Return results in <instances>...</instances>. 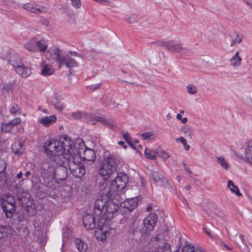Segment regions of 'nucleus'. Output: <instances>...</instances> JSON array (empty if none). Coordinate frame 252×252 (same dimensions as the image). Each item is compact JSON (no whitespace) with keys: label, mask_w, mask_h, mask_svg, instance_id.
Listing matches in <instances>:
<instances>
[{"label":"nucleus","mask_w":252,"mask_h":252,"mask_svg":"<svg viewBox=\"0 0 252 252\" xmlns=\"http://www.w3.org/2000/svg\"><path fill=\"white\" fill-rule=\"evenodd\" d=\"M119 196L109 197L100 196L95 201L94 211L96 215L99 216L103 213V218L110 220L114 217V213L119 209Z\"/></svg>","instance_id":"f257e3e1"},{"label":"nucleus","mask_w":252,"mask_h":252,"mask_svg":"<svg viewBox=\"0 0 252 252\" xmlns=\"http://www.w3.org/2000/svg\"><path fill=\"white\" fill-rule=\"evenodd\" d=\"M63 172L62 178L60 179L63 180L66 177L67 171L63 167H60L55 170L54 168L48 167V168H43L41 173L43 179L40 180V183L47 187L48 190L50 191L56 188L58 185L57 180L55 178L56 175H59L60 172Z\"/></svg>","instance_id":"f03ea898"},{"label":"nucleus","mask_w":252,"mask_h":252,"mask_svg":"<svg viewBox=\"0 0 252 252\" xmlns=\"http://www.w3.org/2000/svg\"><path fill=\"white\" fill-rule=\"evenodd\" d=\"M64 158L68 161L69 170L72 175L77 178H82L85 173V169L81 162L80 156L77 154L75 149L71 147L69 148L64 154Z\"/></svg>","instance_id":"7ed1b4c3"},{"label":"nucleus","mask_w":252,"mask_h":252,"mask_svg":"<svg viewBox=\"0 0 252 252\" xmlns=\"http://www.w3.org/2000/svg\"><path fill=\"white\" fill-rule=\"evenodd\" d=\"M69 148L73 149V144L71 141L64 139V141L48 139L44 145L46 153L50 156H56L63 155L64 157V154Z\"/></svg>","instance_id":"20e7f679"},{"label":"nucleus","mask_w":252,"mask_h":252,"mask_svg":"<svg viewBox=\"0 0 252 252\" xmlns=\"http://www.w3.org/2000/svg\"><path fill=\"white\" fill-rule=\"evenodd\" d=\"M50 53L53 58L56 60L59 68H61L63 64L67 68L74 67L78 65L75 58L79 57L76 52H70L63 55L58 48H55L50 50Z\"/></svg>","instance_id":"39448f33"},{"label":"nucleus","mask_w":252,"mask_h":252,"mask_svg":"<svg viewBox=\"0 0 252 252\" xmlns=\"http://www.w3.org/2000/svg\"><path fill=\"white\" fill-rule=\"evenodd\" d=\"M117 160L115 157L109 156L105 158L99 170V174L104 178H109L116 171Z\"/></svg>","instance_id":"423d86ee"},{"label":"nucleus","mask_w":252,"mask_h":252,"mask_svg":"<svg viewBox=\"0 0 252 252\" xmlns=\"http://www.w3.org/2000/svg\"><path fill=\"white\" fill-rule=\"evenodd\" d=\"M9 63L14 68L16 72L23 78H27L31 74L30 67L23 63L20 57L13 55L10 57Z\"/></svg>","instance_id":"0eeeda50"},{"label":"nucleus","mask_w":252,"mask_h":252,"mask_svg":"<svg viewBox=\"0 0 252 252\" xmlns=\"http://www.w3.org/2000/svg\"><path fill=\"white\" fill-rule=\"evenodd\" d=\"M128 181V176L124 173H119L115 179L111 182L110 192L114 193L115 196H119L120 192L126 186Z\"/></svg>","instance_id":"6e6552de"},{"label":"nucleus","mask_w":252,"mask_h":252,"mask_svg":"<svg viewBox=\"0 0 252 252\" xmlns=\"http://www.w3.org/2000/svg\"><path fill=\"white\" fill-rule=\"evenodd\" d=\"M156 44L159 46L164 47L168 51L173 53L178 52L182 55L189 53L188 48L184 47L182 43L175 40L158 41Z\"/></svg>","instance_id":"1a4fd4ad"},{"label":"nucleus","mask_w":252,"mask_h":252,"mask_svg":"<svg viewBox=\"0 0 252 252\" xmlns=\"http://www.w3.org/2000/svg\"><path fill=\"white\" fill-rule=\"evenodd\" d=\"M237 156L242 160L252 164V140L245 143L238 152Z\"/></svg>","instance_id":"9d476101"},{"label":"nucleus","mask_w":252,"mask_h":252,"mask_svg":"<svg viewBox=\"0 0 252 252\" xmlns=\"http://www.w3.org/2000/svg\"><path fill=\"white\" fill-rule=\"evenodd\" d=\"M73 145V149L76 151L77 154L81 157V159L90 162L92 164L96 158V155L94 151L91 149L80 148L79 149Z\"/></svg>","instance_id":"9b49d317"},{"label":"nucleus","mask_w":252,"mask_h":252,"mask_svg":"<svg viewBox=\"0 0 252 252\" xmlns=\"http://www.w3.org/2000/svg\"><path fill=\"white\" fill-rule=\"evenodd\" d=\"M107 179L104 178L98 181L96 184L97 189L99 190V193L102 194L101 196H115L114 193L110 191L111 188V183H110L108 185L106 181Z\"/></svg>","instance_id":"f8f14e48"},{"label":"nucleus","mask_w":252,"mask_h":252,"mask_svg":"<svg viewBox=\"0 0 252 252\" xmlns=\"http://www.w3.org/2000/svg\"><path fill=\"white\" fill-rule=\"evenodd\" d=\"M110 230H111V228L110 227L105 225L102 222H100L97 224L94 235L97 240L104 241L106 240L107 234H109Z\"/></svg>","instance_id":"ddd939ff"},{"label":"nucleus","mask_w":252,"mask_h":252,"mask_svg":"<svg viewBox=\"0 0 252 252\" xmlns=\"http://www.w3.org/2000/svg\"><path fill=\"white\" fill-rule=\"evenodd\" d=\"M89 118L88 121L92 122L93 125H96L97 122H99L109 127L110 128L113 129L115 127V125L113 122H110L104 117L97 116L91 113L89 114Z\"/></svg>","instance_id":"4468645a"},{"label":"nucleus","mask_w":252,"mask_h":252,"mask_svg":"<svg viewBox=\"0 0 252 252\" xmlns=\"http://www.w3.org/2000/svg\"><path fill=\"white\" fill-rule=\"evenodd\" d=\"M151 175L154 183L157 186H163L167 182V179L158 171H153L151 172Z\"/></svg>","instance_id":"2eb2a0df"},{"label":"nucleus","mask_w":252,"mask_h":252,"mask_svg":"<svg viewBox=\"0 0 252 252\" xmlns=\"http://www.w3.org/2000/svg\"><path fill=\"white\" fill-rule=\"evenodd\" d=\"M21 118H15L8 123H2L1 126V130L3 132H9L15 126L21 122Z\"/></svg>","instance_id":"dca6fc26"},{"label":"nucleus","mask_w":252,"mask_h":252,"mask_svg":"<svg viewBox=\"0 0 252 252\" xmlns=\"http://www.w3.org/2000/svg\"><path fill=\"white\" fill-rule=\"evenodd\" d=\"M83 221L84 225L87 230H92L95 226V219L93 215L86 214Z\"/></svg>","instance_id":"f3484780"},{"label":"nucleus","mask_w":252,"mask_h":252,"mask_svg":"<svg viewBox=\"0 0 252 252\" xmlns=\"http://www.w3.org/2000/svg\"><path fill=\"white\" fill-rule=\"evenodd\" d=\"M50 103L55 109L60 111L62 110L65 107L63 99L57 95H54L51 98Z\"/></svg>","instance_id":"a211bd4d"},{"label":"nucleus","mask_w":252,"mask_h":252,"mask_svg":"<svg viewBox=\"0 0 252 252\" xmlns=\"http://www.w3.org/2000/svg\"><path fill=\"white\" fill-rule=\"evenodd\" d=\"M229 236L231 240L236 244H239L240 242L245 244L246 242L245 236L239 233L237 231L232 232Z\"/></svg>","instance_id":"6ab92c4d"},{"label":"nucleus","mask_w":252,"mask_h":252,"mask_svg":"<svg viewBox=\"0 0 252 252\" xmlns=\"http://www.w3.org/2000/svg\"><path fill=\"white\" fill-rule=\"evenodd\" d=\"M138 201V198L136 197L127 199L124 201L123 207L127 209L129 211H131L137 207Z\"/></svg>","instance_id":"aec40b11"},{"label":"nucleus","mask_w":252,"mask_h":252,"mask_svg":"<svg viewBox=\"0 0 252 252\" xmlns=\"http://www.w3.org/2000/svg\"><path fill=\"white\" fill-rule=\"evenodd\" d=\"M54 71L52 66L43 62L41 64V73L43 76H48L53 74Z\"/></svg>","instance_id":"412c9836"},{"label":"nucleus","mask_w":252,"mask_h":252,"mask_svg":"<svg viewBox=\"0 0 252 252\" xmlns=\"http://www.w3.org/2000/svg\"><path fill=\"white\" fill-rule=\"evenodd\" d=\"M57 120L55 115H52L50 116L45 117L39 120V123L45 127H48L54 123Z\"/></svg>","instance_id":"4be33fe9"},{"label":"nucleus","mask_w":252,"mask_h":252,"mask_svg":"<svg viewBox=\"0 0 252 252\" xmlns=\"http://www.w3.org/2000/svg\"><path fill=\"white\" fill-rule=\"evenodd\" d=\"M37 40L34 38L30 39L26 42L24 45V48L31 52L35 53L38 52V48L36 47Z\"/></svg>","instance_id":"5701e85b"},{"label":"nucleus","mask_w":252,"mask_h":252,"mask_svg":"<svg viewBox=\"0 0 252 252\" xmlns=\"http://www.w3.org/2000/svg\"><path fill=\"white\" fill-rule=\"evenodd\" d=\"M12 151L14 155L20 156L24 151V145L21 142H15L12 146Z\"/></svg>","instance_id":"b1692460"},{"label":"nucleus","mask_w":252,"mask_h":252,"mask_svg":"<svg viewBox=\"0 0 252 252\" xmlns=\"http://www.w3.org/2000/svg\"><path fill=\"white\" fill-rule=\"evenodd\" d=\"M23 8L32 13H37L38 11L40 12L42 11L39 6L32 2L26 3L23 5Z\"/></svg>","instance_id":"393cba45"},{"label":"nucleus","mask_w":252,"mask_h":252,"mask_svg":"<svg viewBox=\"0 0 252 252\" xmlns=\"http://www.w3.org/2000/svg\"><path fill=\"white\" fill-rule=\"evenodd\" d=\"M242 60V58L239 56V52L237 51L230 59V65L235 68H237L241 65Z\"/></svg>","instance_id":"a878e982"},{"label":"nucleus","mask_w":252,"mask_h":252,"mask_svg":"<svg viewBox=\"0 0 252 252\" xmlns=\"http://www.w3.org/2000/svg\"><path fill=\"white\" fill-rule=\"evenodd\" d=\"M3 204L1 207L7 218H11L15 212V204L5 205L3 203Z\"/></svg>","instance_id":"bb28decb"},{"label":"nucleus","mask_w":252,"mask_h":252,"mask_svg":"<svg viewBox=\"0 0 252 252\" xmlns=\"http://www.w3.org/2000/svg\"><path fill=\"white\" fill-rule=\"evenodd\" d=\"M3 203L5 205L15 204L14 198L9 194H3L0 197V204L2 206Z\"/></svg>","instance_id":"cd10ccee"},{"label":"nucleus","mask_w":252,"mask_h":252,"mask_svg":"<svg viewBox=\"0 0 252 252\" xmlns=\"http://www.w3.org/2000/svg\"><path fill=\"white\" fill-rule=\"evenodd\" d=\"M74 244L76 248L80 252H85L88 249V245L80 239H76L74 240Z\"/></svg>","instance_id":"c85d7f7f"},{"label":"nucleus","mask_w":252,"mask_h":252,"mask_svg":"<svg viewBox=\"0 0 252 252\" xmlns=\"http://www.w3.org/2000/svg\"><path fill=\"white\" fill-rule=\"evenodd\" d=\"M71 116L74 119L79 120L84 118L88 121V119L89 118V114H87L85 112H81L80 111H77L72 113Z\"/></svg>","instance_id":"c756f323"},{"label":"nucleus","mask_w":252,"mask_h":252,"mask_svg":"<svg viewBox=\"0 0 252 252\" xmlns=\"http://www.w3.org/2000/svg\"><path fill=\"white\" fill-rule=\"evenodd\" d=\"M157 150H151L149 148H146L145 150V156L146 158L156 160L157 159Z\"/></svg>","instance_id":"7c9ffc66"},{"label":"nucleus","mask_w":252,"mask_h":252,"mask_svg":"<svg viewBox=\"0 0 252 252\" xmlns=\"http://www.w3.org/2000/svg\"><path fill=\"white\" fill-rule=\"evenodd\" d=\"M181 252H205L204 250L201 248L195 249L190 244L184 246Z\"/></svg>","instance_id":"2f4dec72"},{"label":"nucleus","mask_w":252,"mask_h":252,"mask_svg":"<svg viewBox=\"0 0 252 252\" xmlns=\"http://www.w3.org/2000/svg\"><path fill=\"white\" fill-rule=\"evenodd\" d=\"M12 232V230L9 227L0 226V239L8 237Z\"/></svg>","instance_id":"473e14b6"},{"label":"nucleus","mask_w":252,"mask_h":252,"mask_svg":"<svg viewBox=\"0 0 252 252\" xmlns=\"http://www.w3.org/2000/svg\"><path fill=\"white\" fill-rule=\"evenodd\" d=\"M227 187L231 192L234 193L237 196H240L242 195V193L239 191L238 188L234 184L232 181L229 180L227 182Z\"/></svg>","instance_id":"72a5a7b5"},{"label":"nucleus","mask_w":252,"mask_h":252,"mask_svg":"<svg viewBox=\"0 0 252 252\" xmlns=\"http://www.w3.org/2000/svg\"><path fill=\"white\" fill-rule=\"evenodd\" d=\"M140 137L143 140H153L157 137V135L153 132H146L140 134Z\"/></svg>","instance_id":"f704fd0d"},{"label":"nucleus","mask_w":252,"mask_h":252,"mask_svg":"<svg viewBox=\"0 0 252 252\" xmlns=\"http://www.w3.org/2000/svg\"><path fill=\"white\" fill-rule=\"evenodd\" d=\"M36 47L38 48V51L44 52L48 48V42L43 39L37 41Z\"/></svg>","instance_id":"c9c22d12"},{"label":"nucleus","mask_w":252,"mask_h":252,"mask_svg":"<svg viewBox=\"0 0 252 252\" xmlns=\"http://www.w3.org/2000/svg\"><path fill=\"white\" fill-rule=\"evenodd\" d=\"M217 163L225 170H227L229 168V165L228 162L221 157L218 158Z\"/></svg>","instance_id":"e433bc0d"},{"label":"nucleus","mask_w":252,"mask_h":252,"mask_svg":"<svg viewBox=\"0 0 252 252\" xmlns=\"http://www.w3.org/2000/svg\"><path fill=\"white\" fill-rule=\"evenodd\" d=\"M181 131L185 134L186 136H188L191 138L192 136V130L191 127L189 126H185L181 129Z\"/></svg>","instance_id":"4c0bfd02"},{"label":"nucleus","mask_w":252,"mask_h":252,"mask_svg":"<svg viewBox=\"0 0 252 252\" xmlns=\"http://www.w3.org/2000/svg\"><path fill=\"white\" fill-rule=\"evenodd\" d=\"M143 224L144 228H145V230L146 231V232L152 231L155 226L154 224L152 225V222H150V221L146 218L143 220Z\"/></svg>","instance_id":"58836bf2"},{"label":"nucleus","mask_w":252,"mask_h":252,"mask_svg":"<svg viewBox=\"0 0 252 252\" xmlns=\"http://www.w3.org/2000/svg\"><path fill=\"white\" fill-rule=\"evenodd\" d=\"M158 252H171L170 246L166 242H163L159 247Z\"/></svg>","instance_id":"ea45409f"},{"label":"nucleus","mask_w":252,"mask_h":252,"mask_svg":"<svg viewBox=\"0 0 252 252\" xmlns=\"http://www.w3.org/2000/svg\"><path fill=\"white\" fill-rule=\"evenodd\" d=\"M21 109L18 104L13 103L10 107L9 112L11 114L16 115L21 113Z\"/></svg>","instance_id":"a19ab883"},{"label":"nucleus","mask_w":252,"mask_h":252,"mask_svg":"<svg viewBox=\"0 0 252 252\" xmlns=\"http://www.w3.org/2000/svg\"><path fill=\"white\" fill-rule=\"evenodd\" d=\"M150 222H152V225H156L158 220V216L155 213H150L148 217L146 218Z\"/></svg>","instance_id":"79ce46f5"},{"label":"nucleus","mask_w":252,"mask_h":252,"mask_svg":"<svg viewBox=\"0 0 252 252\" xmlns=\"http://www.w3.org/2000/svg\"><path fill=\"white\" fill-rule=\"evenodd\" d=\"M187 92L191 95L195 94L197 92L196 86L193 84H189L187 87Z\"/></svg>","instance_id":"37998d69"},{"label":"nucleus","mask_w":252,"mask_h":252,"mask_svg":"<svg viewBox=\"0 0 252 252\" xmlns=\"http://www.w3.org/2000/svg\"><path fill=\"white\" fill-rule=\"evenodd\" d=\"M157 153L161 158L163 160H166L168 158H169V155L167 153L163 150H160L158 148L157 149Z\"/></svg>","instance_id":"c03bdc74"},{"label":"nucleus","mask_w":252,"mask_h":252,"mask_svg":"<svg viewBox=\"0 0 252 252\" xmlns=\"http://www.w3.org/2000/svg\"><path fill=\"white\" fill-rule=\"evenodd\" d=\"M103 103L106 105L108 106L110 105L115 104V101L111 98L108 96H105L103 98Z\"/></svg>","instance_id":"a18cd8bd"},{"label":"nucleus","mask_w":252,"mask_h":252,"mask_svg":"<svg viewBox=\"0 0 252 252\" xmlns=\"http://www.w3.org/2000/svg\"><path fill=\"white\" fill-rule=\"evenodd\" d=\"M242 35H237L236 37L231 40L230 43V46L231 47L234 46L237 43H240L242 41Z\"/></svg>","instance_id":"49530a36"},{"label":"nucleus","mask_w":252,"mask_h":252,"mask_svg":"<svg viewBox=\"0 0 252 252\" xmlns=\"http://www.w3.org/2000/svg\"><path fill=\"white\" fill-rule=\"evenodd\" d=\"M122 135L123 137V138L126 141V142L130 145H131V137L130 136L128 132L127 131L126 132H122Z\"/></svg>","instance_id":"de8ad7c7"},{"label":"nucleus","mask_w":252,"mask_h":252,"mask_svg":"<svg viewBox=\"0 0 252 252\" xmlns=\"http://www.w3.org/2000/svg\"><path fill=\"white\" fill-rule=\"evenodd\" d=\"M71 4L76 8H79L81 6L80 0H70Z\"/></svg>","instance_id":"09e8293b"},{"label":"nucleus","mask_w":252,"mask_h":252,"mask_svg":"<svg viewBox=\"0 0 252 252\" xmlns=\"http://www.w3.org/2000/svg\"><path fill=\"white\" fill-rule=\"evenodd\" d=\"M6 169V163L3 161H0V173H3V172Z\"/></svg>","instance_id":"8fccbe9b"},{"label":"nucleus","mask_w":252,"mask_h":252,"mask_svg":"<svg viewBox=\"0 0 252 252\" xmlns=\"http://www.w3.org/2000/svg\"><path fill=\"white\" fill-rule=\"evenodd\" d=\"M176 140L177 141L179 140L180 141V142L183 145V146H184L185 145H186V144H187V140L183 137H180L179 138H177Z\"/></svg>","instance_id":"3c124183"},{"label":"nucleus","mask_w":252,"mask_h":252,"mask_svg":"<svg viewBox=\"0 0 252 252\" xmlns=\"http://www.w3.org/2000/svg\"><path fill=\"white\" fill-rule=\"evenodd\" d=\"M204 229L209 236L211 238H213L214 237V235L211 234V230H210L207 227H204Z\"/></svg>","instance_id":"603ef678"},{"label":"nucleus","mask_w":252,"mask_h":252,"mask_svg":"<svg viewBox=\"0 0 252 252\" xmlns=\"http://www.w3.org/2000/svg\"><path fill=\"white\" fill-rule=\"evenodd\" d=\"M125 20H126V22H127L128 23H133V21H134V19H132L129 16H127V17H126Z\"/></svg>","instance_id":"864d4df0"},{"label":"nucleus","mask_w":252,"mask_h":252,"mask_svg":"<svg viewBox=\"0 0 252 252\" xmlns=\"http://www.w3.org/2000/svg\"><path fill=\"white\" fill-rule=\"evenodd\" d=\"M118 144L120 145H121L123 146V148L124 149H126L127 148V146L125 144V142H123V141H119L118 142Z\"/></svg>","instance_id":"5fc2aeb1"},{"label":"nucleus","mask_w":252,"mask_h":252,"mask_svg":"<svg viewBox=\"0 0 252 252\" xmlns=\"http://www.w3.org/2000/svg\"><path fill=\"white\" fill-rule=\"evenodd\" d=\"M183 165L184 166L185 169L189 173L191 174V172L189 168L186 165L185 163H183Z\"/></svg>","instance_id":"6e6d98bb"},{"label":"nucleus","mask_w":252,"mask_h":252,"mask_svg":"<svg viewBox=\"0 0 252 252\" xmlns=\"http://www.w3.org/2000/svg\"><path fill=\"white\" fill-rule=\"evenodd\" d=\"M94 0L97 2L100 3H106V2H108L107 0Z\"/></svg>","instance_id":"4d7b16f0"},{"label":"nucleus","mask_w":252,"mask_h":252,"mask_svg":"<svg viewBox=\"0 0 252 252\" xmlns=\"http://www.w3.org/2000/svg\"><path fill=\"white\" fill-rule=\"evenodd\" d=\"M23 176V173L22 172H20L17 175V178L18 179H21L22 178Z\"/></svg>","instance_id":"13d9d810"},{"label":"nucleus","mask_w":252,"mask_h":252,"mask_svg":"<svg viewBox=\"0 0 252 252\" xmlns=\"http://www.w3.org/2000/svg\"><path fill=\"white\" fill-rule=\"evenodd\" d=\"M11 85H4L3 86V88L4 89H5L7 91H9L11 89Z\"/></svg>","instance_id":"bf43d9fd"},{"label":"nucleus","mask_w":252,"mask_h":252,"mask_svg":"<svg viewBox=\"0 0 252 252\" xmlns=\"http://www.w3.org/2000/svg\"><path fill=\"white\" fill-rule=\"evenodd\" d=\"M184 149L186 151H188L190 149V146L189 145H188L187 143L186 144V145H185L184 146Z\"/></svg>","instance_id":"052dcab7"},{"label":"nucleus","mask_w":252,"mask_h":252,"mask_svg":"<svg viewBox=\"0 0 252 252\" xmlns=\"http://www.w3.org/2000/svg\"><path fill=\"white\" fill-rule=\"evenodd\" d=\"M181 121L182 123L185 124L188 121V119L187 118H182Z\"/></svg>","instance_id":"680f3d73"},{"label":"nucleus","mask_w":252,"mask_h":252,"mask_svg":"<svg viewBox=\"0 0 252 252\" xmlns=\"http://www.w3.org/2000/svg\"><path fill=\"white\" fill-rule=\"evenodd\" d=\"M39 109L45 114L49 113L47 109Z\"/></svg>","instance_id":"e2e57ef3"},{"label":"nucleus","mask_w":252,"mask_h":252,"mask_svg":"<svg viewBox=\"0 0 252 252\" xmlns=\"http://www.w3.org/2000/svg\"><path fill=\"white\" fill-rule=\"evenodd\" d=\"M176 118L178 120H181L182 118V115H181V114H178L177 115Z\"/></svg>","instance_id":"0e129e2a"},{"label":"nucleus","mask_w":252,"mask_h":252,"mask_svg":"<svg viewBox=\"0 0 252 252\" xmlns=\"http://www.w3.org/2000/svg\"><path fill=\"white\" fill-rule=\"evenodd\" d=\"M30 174L31 172L29 171H28L25 173L24 176H25L27 178Z\"/></svg>","instance_id":"69168bd1"},{"label":"nucleus","mask_w":252,"mask_h":252,"mask_svg":"<svg viewBox=\"0 0 252 252\" xmlns=\"http://www.w3.org/2000/svg\"><path fill=\"white\" fill-rule=\"evenodd\" d=\"M152 210V207L151 206H148L146 208L147 212H150Z\"/></svg>","instance_id":"338daca9"},{"label":"nucleus","mask_w":252,"mask_h":252,"mask_svg":"<svg viewBox=\"0 0 252 252\" xmlns=\"http://www.w3.org/2000/svg\"><path fill=\"white\" fill-rule=\"evenodd\" d=\"M247 4L248 5L250 6L251 8L252 9V2H247Z\"/></svg>","instance_id":"774afa93"}]
</instances>
